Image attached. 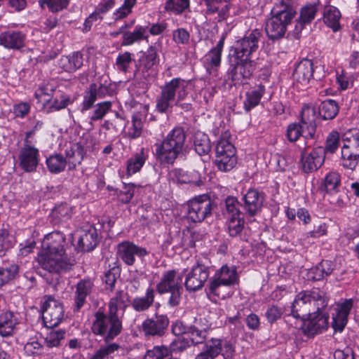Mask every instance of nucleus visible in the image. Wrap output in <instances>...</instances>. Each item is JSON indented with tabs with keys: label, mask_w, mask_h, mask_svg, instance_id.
<instances>
[{
	"label": "nucleus",
	"mask_w": 359,
	"mask_h": 359,
	"mask_svg": "<svg viewBox=\"0 0 359 359\" xmlns=\"http://www.w3.org/2000/svg\"><path fill=\"white\" fill-rule=\"evenodd\" d=\"M126 294L121 290L117 291L108 303V313L99 309L93 315L91 332L102 337L105 342L111 341L122 331V320L118 316V311L126 309Z\"/></svg>",
	"instance_id": "nucleus-1"
},
{
	"label": "nucleus",
	"mask_w": 359,
	"mask_h": 359,
	"mask_svg": "<svg viewBox=\"0 0 359 359\" xmlns=\"http://www.w3.org/2000/svg\"><path fill=\"white\" fill-rule=\"evenodd\" d=\"M65 238L60 232L55 231L46 235L38 255L39 265L50 273L69 269L72 264L65 252Z\"/></svg>",
	"instance_id": "nucleus-2"
},
{
	"label": "nucleus",
	"mask_w": 359,
	"mask_h": 359,
	"mask_svg": "<svg viewBox=\"0 0 359 359\" xmlns=\"http://www.w3.org/2000/svg\"><path fill=\"white\" fill-rule=\"evenodd\" d=\"M191 80L173 78L160 87V93L156 99V110L161 114H170L176 105V100H184L192 89Z\"/></svg>",
	"instance_id": "nucleus-3"
},
{
	"label": "nucleus",
	"mask_w": 359,
	"mask_h": 359,
	"mask_svg": "<svg viewBox=\"0 0 359 359\" xmlns=\"http://www.w3.org/2000/svg\"><path fill=\"white\" fill-rule=\"evenodd\" d=\"M296 14L292 0H280L276 3L266 24L265 31L268 38L272 41L283 39Z\"/></svg>",
	"instance_id": "nucleus-4"
},
{
	"label": "nucleus",
	"mask_w": 359,
	"mask_h": 359,
	"mask_svg": "<svg viewBox=\"0 0 359 359\" xmlns=\"http://www.w3.org/2000/svg\"><path fill=\"white\" fill-rule=\"evenodd\" d=\"M328 304V297L325 292L319 288L304 290L299 292L290 306L291 315L294 318L304 320L315 310H323Z\"/></svg>",
	"instance_id": "nucleus-5"
},
{
	"label": "nucleus",
	"mask_w": 359,
	"mask_h": 359,
	"mask_svg": "<svg viewBox=\"0 0 359 359\" xmlns=\"http://www.w3.org/2000/svg\"><path fill=\"white\" fill-rule=\"evenodd\" d=\"M186 135L180 127L173 128L160 144H156L155 151L158 157H178L189 155V149L184 144Z\"/></svg>",
	"instance_id": "nucleus-6"
},
{
	"label": "nucleus",
	"mask_w": 359,
	"mask_h": 359,
	"mask_svg": "<svg viewBox=\"0 0 359 359\" xmlns=\"http://www.w3.org/2000/svg\"><path fill=\"white\" fill-rule=\"evenodd\" d=\"M140 56L135 62V75L139 76L146 81L154 80L158 73L160 62L156 43L150 45L145 51H140Z\"/></svg>",
	"instance_id": "nucleus-7"
},
{
	"label": "nucleus",
	"mask_w": 359,
	"mask_h": 359,
	"mask_svg": "<svg viewBox=\"0 0 359 359\" xmlns=\"http://www.w3.org/2000/svg\"><path fill=\"white\" fill-rule=\"evenodd\" d=\"M227 75L234 84H244L255 69V62L251 58L229 55Z\"/></svg>",
	"instance_id": "nucleus-8"
},
{
	"label": "nucleus",
	"mask_w": 359,
	"mask_h": 359,
	"mask_svg": "<svg viewBox=\"0 0 359 359\" xmlns=\"http://www.w3.org/2000/svg\"><path fill=\"white\" fill-rule=\"evenodd\" d=\"M263 37L262 29H253L247 31L244 36L238 39L231 46L230 54L238 57L251 58L253 53L259 48V43Z\"/></svg>",
	"instance_id": "nucleus-9"
},
{
	"label": "nucleus",
	"mask_w": 359,
	"mask_h": 359,
	"mask_svg": "<svg viewBox=\"0 0 359 359\" xmlns=\"http://www.w3.org/2000/svg\"><path fill=\"white\" fill-rule=\"evenodd\" d=\"M238 276L234 267L222 266L216 271L209 283L210 293L219 298H225L226 294L222 292L224 286H231L238 283Z\"/></svg>",
	"instance_id": "nucleus-10"
},
{
	"label": "nucleus",
	"mask_w": 359,
	"mask_h": 359,
	"mask_svg": "<svg viewBox=\"0 0 359 359\" xmlns=\"http://www.w3.org/2000/svg\"><path fill=\"white\" fill-rule=\"evenodd\" d=\"M188 219L194 222H201L211 215L212 201L207 195H201L189 201Z\"/></svg>",
	"instance_id": "nucleus-11"
},
{
	"label": "nucleus",
	"mask_w": 359,
	"mask_h": 359,
	"mask_svg": "<svg viewBox=\"0 0 359 359\" xmlns=\"http://www.w3.org/2000/svg\"><path fill=\"white\" fill-rule=\"evenodd\" d=\"M43 320L48 327L58 325L64 316V309L61 302L48 296L41 307Z\"/></svg>",
	"instance_id": "nucleus-12"
},
{
	"label": "nucleus",
	"mask_w": 359,
	"mask_h": 359,
	"mask_svg": "<svg viewBox=\"0 0 359 359\" xmlns=\"http://www.w3.org/2000/svg\"><path fill=\"white\" fill-rule=\"evenodd\" d=\"M224 39V37L222 36L217 44L208 50L201 60L206 73L210 76H217L218 74L222 64Z\"/></svg>",
	"instance_id": "nucleus-13"
},
{
	"label": "nucleus",
	"mask_w": 359,
	"mask_h": 359,
	"mask_svg": "<svg viewBox=\"0 0 359 359\" xmlns=\"http://www.w3.org/2000/svg\"><path fill=\"white\" fill-rule=\"evenodd\" d=\"M309 317L304 321L302 330L307 337H312L320 334L328 328L329 315L323 310H315L309 314Z\"/></svg>",
	"instance_id": "nucleus-14"
},
{
	"label": "nucleus",
	"mask_w": 359,
	"mask_h": 359,
	"mask_svg": "<svg viewBox=\"0 0 359 359\" xmlns=\"http://www.w3.org/2000/svg\"><path fill=\"white\" fill-rule=\"evenodd\" d=\"M317 68L313 60L304 58L296 65L292 76L297 83L306 86L314 81L320 79L316 72Z\"/></svg>",
	"instance_id": "nucleus-15"
},
{
	"label": "nucleus",
	"mask_w": 359,
	"mask_h": 359,
	"mask_svg": "<svg viewBox=\"0 0 359 359\" xmlns=\"http://www.w3.org/2000/svg\"><path fill=\"white\" fill-rule=\"evenodd\" d=\"M210 276L209 267L201 264L194 265L187 273L184 285L187 291L195 292L201 289Z\"/></svg>",
	"instance_id": "nucleus-16"
},
{
	"label": "nucleus",
	"mask_w": 359,
	"mask_h": 359,
	"mask_svg": "<svg viewBox=\"0 0 359 359\" xmlns=\"http://www.w3.org/2000/svg\"><path fill=\"white\" fill-rule=\"evenodd\" d=\"M168 325L169 319L166 315L155 314L142 322L141 330L146 337H161L164 334Z\"/></svg>",
	"instance_id": "nucleus-17"
},
{
	"label": "nucleus",
	"mask_w": 359,
	"mask_h": 359,
	"mask_svg": "<svg viewBox=\"0 0 359 359\" xmlns=\"http://www.w3.org/2000/svg\"><path fill=\"white\" fill-rule=\"evenodd\" d=\"M353 299H346L333 306L332 327L335 332H342L348 322V316L353 308Z\"/></svg>",
	"instance_id": "nucleus-18"
},
{
	"label": "nucleus",
	"mask_w": 359,
	"mask_h": 359,
	"mask_svg": "<svg viewBox=\"0 0 359 359\" xmlns=\"http://www.w3.org/2000/svg\"><path fill=\"white\" fill-rule=\"evenodd\" d=\"M26 39L24 32L8 29L0 33V46L7 50H20L25 46Z\"/></svg>",
	"instance_id": "nucleus-19"
},
{
	"label": "nucleus",
	"mask_w": 359,
	"mask_h": 359,
	"mask_svg": "<svg viewBox=\"0 0 359 359\" xmlns=\"http://www.w3.org/2000/svg\"><path fill=\"white\" fill-rule=\"evenodd\" d=\"M117 253L120 259L127 265H133L135 257H144L149 252L144 248L140 247L130 241H123L118 245Z\"/></svg>",
	"instance_id": "nucleus-20"
},
{
	"label": "nucleus",
	"mask_w": 359,
	"mask_h": 359,
	"mask_svg": "<svg viewBox=\"0 0 359 359\" xmlns=\"http://www.w3.org/2000/svg\"><path fill=\"white\" fill-rule=\"evenodd\" d=\"M177 289H182V274L176 270L165 271L156 285L158 292L161 294Z\"/></svg>",
	"instance_id": "nucleus-21"
},
{
	"label": "nucleus",
	"mask_w": 359,
	"mask_h": 359,
	"mask_svg": "<svg viewBox=\"0 0 359 359\" xmlns=\"http://www.w3.org/2000/svg\"><path fill=\"white\" fill-rule=\"evenodd\" d=\"M83 65V55L79 51L73 52L67 55H62L57 60V67L62 72L74 73Z\"/></svg>",
	"instance_id": "nucleus-22"
},
{
	"label": "nucleus",
	"mask_w": 359,
	"mask_h": 359,
	"mask_svg": "<svg viewBox=\"0 0 359 359\" xmlns=\"http://www.w3.org/2000/svg\"><path fill=\"white\" fill-rule=\"evenodd\" d=\"M320 5V1L318 0L314 3L306 4L301 8L299 17L297 20L294 27L295 34H300L304 27L315 19Z\"/></svg>",
	"instance_id": "nucleus-23"
},
{
	"label": "nucleus",
	"mask_w": 359,
	"mask_h": 359,
	"mask_svg": "<svg viewBox=\"0 0 359 359\" xmlns=\"http://www.w3.org/2000/svg\"><path fill=\"white\" fill-rule=\"evenodd\" d=\"M244 209L249 216L256 215L262 209L264 200V194L257 189H250L243 196Z\"/></svg>",
	"instance_id": "nucleus-24"
},
{
	"label": "nucleus",
	"mask_w": 359,
	"mask_h": 359,
	"mask_svg": "<svg viewBox=\"0 0 359 359\" xmlns=\"http://www.w3.org/2000/svg\"><path fill=\"white\" fill-rule=\"evenodd\" d=\"M266 93V87L262 83L255 85L245 91L243 99V109L245 113H250L257 107Z\"/></svg>",
	"instance_id": "nucleus-25"
},
{
	"label": "nucleus",
	"mask_w": 359,
	"mask_h": 359,
	"mask_svg": "<svg viewBox=\"0 0 359 359\" xmlns=\"http://www.w3.org/2000/svg\"><path fill=\"white\" fill-rule=\"evenodd\" d=\"M19 320L16 314L11 311H4L0 313V336L9 337L13 336L17 330Z\"/></svg>",
	"instance_id": "nucleus-26"
},
{
	"label": "nucleus",
	"mask_w": 359,
	"mask_h": 359,
	"mask_svg": "<svg viewBox=\"0 0 359 359\" xmlns=\"http://www.w3.org/2000/svg\"><path fill=\"white\" fill-rule=\"evenodd\" d=\"M93 287V282L89 278L81 280L77 283L74 293L76 311H79L83 306L86 297L92 292Z\"/></svg>",
	"instance_id": "nucleus-27"
},
{
	"label": "nucleus",
	"mask_w": 359,
	"mask_h": 359,
	"mask_svg": "<svg viewBox=\"0 0 359 359\" xmlns=\"http://www.w3.org/2000/svg\"><path fill=\"white\" fill-rule=\"evenodd\" d=\"M341 14L336 6L327 4L323 11V20L324 24L334 32L341 29L340 19Z\"/></svg>",
	"instance_id": "nucleus-28"
},
{
	"label": "nucleus",
	"mask_w": 359,
	"mask_h": 359,
	"mask_svg": "<svg viewBox=\"0 0 359 359\" xmlns=\"http://www.w3.org/2000/svg\"><path fill=\"white\" fill-rule=\"evenodd\" d=\"M300 115V124L306 129V137H313L316 129L315 109L309 105H304Z\"/></svg>",
	"instance_id": "nucleus-29"
},
{
	"label": "nucleus",
	"mask_w": 359,
	"mask_h": 359,
	"mask_svg": "<svg viewBox=\"0 0 359 359\" xmlns=\"http://www.w3.org/2000/svg\"><path fill=\"white\" fill-rule=\"evenodd\" d=\"M148 39L147 27L137 25L133 31H128L127 33H124L121 45L123 46H132L142 41H148Z\"/></svg>",
	"instance_id": "nucleus-30"
},
{
	"label": "nucleus",
	"mask_w": 359,
	"mask_h": 359,
	"mask_svg": "<svg viewBox=\"0 0 359 359\" xmlns=\"http://www.w3.org/2000/svg\"><path fill=\"white\" fill-rule=\"evenodd\" d=\"M154 290L149 287L147 289L144 296L137 297L133 299L131 306L137 312L147 311L154 304Z\"/></svg>",
	"instance_id": "nucleus-31"
},
{
	"label": "nucleus",
	"mask_w": 359,
	"mask_h": 359,
	"mask_svg": "<svg viewBox=\"0 0 359 359\" xmlns=\"http://www.w3.org/2000/svg\"><path fill=\"white\" fill-rule=\"evenodd\" d=\"M97 243V235L95 229L82 231L78 238V246L81 251L93 250Z\"/></svg>",
	"instance_id": "nucleus-32"
},
{
	"label": "nucleus",
	"mask_w": 359,
	"mask_h": 359,
	"mask_svg": "<svg viewBox=\"0 0 359 359\" xmlns=\"http://www.w3.org/2000/svg\"><path fill=\"white\" fill-rule=\"evenodd\" d=\"M334 270V264L330 260H323L309 271L310 277L314 280H320L330 276Z\"/></svg>",
	"instance_id": "nucleus-33"
},
{
	"label": "nucleus",
	"mask_w": 359,
	"mask_h": 359,
	"mask_svg": "<svg viewBox=\"0 0 359 359\" xmlns=\"http://www.w3.org/2000/svg\"><path fill=\"white\" fill-rule=\"evenodd\" d=\"M222 215L225 219L243 217L240 203L236 197L228 196L224 201Z\"/></svg>",
	"instance_id": "nucleus-34"
},
{
	"label": "nucleus",
	"mask_w": 359,
	"mask_h": 359,
	"mask_svg": "<svg viewBox=\"0 0 359 359\" xmlns=\"http://www.w3.org/2000/svg\"><path fill=\"white\" fill-rule=\"evenodd\" d=\"M337 102L332 99H327L321 102L318 106L319 115L325 120L334 118L339 112Z\"/></svg>",
	"instance_id": "nucleus-35"
},
{
	"label": "nucleus",
	"mask_w": 359,
	"mask_h": 359,
	"mask_svg": "<svg viewBox=\"0 0 359 359\" xmlns=\"http://www.w3.org/2000/svg\"><path fill=\"white\" fill-rule=\"evenodd\" d=\"M71 0H39L38 4L42 10L47 9L50 13L55 14L66 10Z\"/></svg>",
	"instance_id": "nucleus-36"
},
{
	"label": "nucleus",
	"mask_w": 359,
	"mask_h": 359,
	"mask_svg": "<svg viewBox=\"0 0 359 359\" xmlns=\"http://www.w3.org/2000/svg\"><path fill=\"white\" fill-rule=\"evenodd\" d=\"M194 146L196 153L199 156L209 154L211 149L208 136L201 132H197L194 136Z\"/></svg>",
	"instance_id": "nucleus-37"
},
{
	"label": "nucleus",
	"mask_w": 359,
	"mask_h": 359,
	"mask_svg": "<svg viewBox=\"0 0 359 359\" xmlns=\"http://www.w3.org/2000/svg\"><path fill=\"white\" fill-rule=\"evenodd\" d=\"M144 119V113L138 111L133 115L132 126L128 132L130 137L135 139L141 135Z\"/></svg>",
	"instance_id": "nucleus-38"
},
{
	"label": "nucleus",
	"mask_w": 359,
	"mask_h": 359,
	"mask_svg": "<svg viewBox=\"0 0 359 359\" xmlns=\"http://www.w3.org/2000/svg\"><path fill=\"white\" fill-rule=\"evenodd\" d=\"M75 100L76 97L73 95L63 93L56 94L51 102L50 108L54 111H59L73 104Z\"/></svg>",
	"instance_id": "nucleus-39"
},
{
	"label": "nucleus",
	"mask_w": 359,
	"mask_h": 359,
	"mask_svg": "<svg viewBox=\"0 0 359 359\" xmlns=\"http://www.w3.org/2000/svg\"><path fill=\"white\" fill-rule=\"evenodd\" d=\"M133 61V55L131 53L125 51L119 53L116 59V69L118 72L126 74L128 72Z\"/></svg>",
	"instance_id": "nucleus-40"
},
{
	"label": "nucleus",
	"mask_w": 359,
	"mask_h": 359,
	"mask_svg": "<svg viewBox=\"0 0 359 359\" xmlns=\"http://www.w3.org/2000/svg\"><path fill=\"white\" fill-rule=\"evenodd\" d=\"M228 233L231 237L241 236L245 226L243 217L225 219Z\"/></svg>",
	"instance_id": "nucleus-41"
},
{
	"label": "nucleus",
	"mask_w": 359,
	"mask_h": 359,
	"mask_svg": "<svg viewBox=\"0 0 359 359\" xmlns=\"http://www.w3.org/2000/svg\"><path fill=\"white\" fill-rule=\"evenodd\" d=\"M100 346V348L89 358V359H106L120 348L117 343H109Z\"/></svg>",
	"instance_id": "nucleus-42"
},
{
	"label": "nucleus",
	"mask_w": 359,
	"mask_h": 359,
	"mask_svg": "<svg viewBox=\"0 0 359 359\" xmlns=\"http://www.w3.org/2000/svg\"><path fill=\"white\" fill-rule=\"evenodd\" d=\"M189 0H166L164 9L165 11L171 12L175 15H180L189 8Z\"/></svg>",
	"instance_id": "nucleus-43"
},
{
	"label": "nucleus",
	"mask_w": 359,
	"mask_h": 359,
	"mask_svg": "<svg viewBox=\"0 0 359 359\" xmlns=\"http://www.w3.org/2000/svg\"><path fill=\"white\" fill-rule=\"evenodd\" d=\"M324 185L327 192H338L341 185V177L339 174L337 172H330L325 177Z\"/></svg>",
	"instance_id": "nucleus-44"
},
{
	"label": "nucleus",
	"mask_w": 359,
	"mask_h": 359,
	"mask_svg": "<svg viewBox=\"0 0 359 359\" xmlns=\"http://www.w3.org/2000/svg\"><path fill=\"white\" fill-rule=\"evenodd\" d=\"M112 102L110 101H104L97 103L92 113L89 116L90 121H97L102 120L105 115L111 111Z\"/></svg>",
	"instance_id": "nucleus-45"
},
{
	"label": "nucleus",
	"mask_w": 359,
	"mask_h": 359,
	"mask_svg": "<svg viewBox=\"0 0 359 359\" xmlns=\"http://www.w3.org/2000/svg\"><path fill=\"white\" fill-rule=\"evenodd\" d=\"M307 130L303 128L300 123H291L287 126V137L290 142H296L300 136H303L306 139L310 138L306 137Z\"/></svg>",
	"instance_id": "nucleus-46"
},
{
	"label": "nucleus",
	"mask_w": 359,
	"mask_h": 359,
	"mask_svg": "<svg viewBox=\"0 0 359 359\" xmlns=\"http://www.w3.org/2000/svg\"><path fill=\"white\" fill-rule=\"evenodd\" d=\"M325 158H300L299 164L305 173L314 172L324 163Z\"/></svg>",
	"instance_id": "nucleus-47"
},
{
	"label": "nucleus",
	"mask_w": 359,
	"mask_h": 359,
	"mask_svg": "<svg viewBox=\"0 0 359 359\" xmlns=\"http://www.w3.org/2000/svg\"><path fill=\"white\" fill-rule=\"evenodd\" d=\"M236 149L229 142L222 140L216 146L217 157H235Z\"/></svg>",
	"instance_id": "nucleus-48"
},
{
	"label": "nucleus",
	"mask_w": 359,
	"mask_h": 359,
	"mask_svg": "<svg viewBox=\"0 0 359 359\" xmlns=\"http://www.w3.org/2000/svg\"><path fill=\"white\" fill-rule=\"evenodd\" d=\"M65 335V332L63 330H51L45 337V344L49 348L59 346L60 341L64 339Z\"/></svg>",
	"instance_id": "nucleus-49"
},
{
	"label": "nucleus",
	"mask_w": 359,
	"mask_h": 359,
	"mask_svg": "<svg viewBox=\"0 0 359 359\" xmlns=\"http://www.w3.org/2000/svg\"><path fill=\"white\" fill-rule=\"evenodd\" d=\"M19 271L16 264H11L7 268L0 267V286L8 283L13 280Z\"/></svg>",
	"instance_id": "nucleus-50"
},
{
	"label": "nucleus",
	"mask_w": 359,
	"mask_h": 359,
	"mask_svg": "<svg viewBox=\"0 0 359 359\" xmlns=\"http://www.w3.org/2000/svg\"><path fill=\"white\" fill-rule=\"evenodd\" d=\"M340 135L337 131H332L327 137L325 154H333L339 145Z\"/></svg>",
	"instance_id": "nucleus-51"
},
{
	"label": "nucleus",
	"mask_w": 359,
	"mask_h": 359,
	"mask_svg": "<svg viewBox=\"0 0 359 359\" xmlns=\"http://www.w3.org/2000/svg\"><path fill=\"white\" fill-rule=\"evenodd\" d=\"M36 143V141L28 140L27 142L26 139L24 138L20 157H38L39 151L35 146Z\"/></svg>",
	"instance_id": "nucleus-52"
},
{
	"label": "nucleus",
	"mask_w": 359,
	"mask_h": 359,
	"mask_svg": "<svg viewBox=\"0 0 359 359\" xmlns=\"http://www.w3.org/2000/svg\"><path fill=\"white\" fill-rule=\"evenodd\" d=\"M89 86L98 99L104 98L110 93V83L107 80L104 82L92 83Z\"/></svg>",
	"instance_id": "nucleus-53"
},
{
	"label": "nucleus",
	"mask_w": 359,
	"mask_h": 359,
	"mask_svg": "<svg viewBox=\"0 0 359 359\" xmlns=\"http://www.w3.org/2000/svg\"><path fill=\"white\" fill-rule=\"evenodd\" d=\"M344 139L352 153V156H355L357 154V157H359V133H357L356 135H353L350 132L346 133L344 135Z\"/></svg>",
	"instance_id": "nucleus-54"
},
{
	"label": "nucleus",
	"mask_w": 359,
	"mask_h": 359,
	"mask_svg": "<svg viewBox=\"0 0 359 359\" xmlns=\"http://www.w3.org/2000/svg\"><path fill=\"white\" fill-rule=\"evenodd\" d=\"M97 99V97L89 86L84 93L83 102L81 105V111L84 113L91 109Z\"/></svg>",
	"instance_id": "nucleus-55"
},
{
	"label": "nucleus",
	"mask_w": 359,
	"mask_h": 359,
	"mask_svg": "<svg viewBox=\"0 0 359 359\" xmlns=\"http://www.w3.org/2000/svg\"><path fill=\"white\" fill-rule=\"evenodd\" d=\"M188 332L190 334L191 340L193 344H198L202 343L206 338V329H199L196 325L191 326Z\"/></svg>",
	"instance_id": "nucleus-56"
},
{
	"label": "nucleus",
	"mask_w": 359,
	"mask_h": 359,
	"mask_svg": "<svg viewBox=\"0 0 359 359\" xmlns=\"http://www.w3.org/2000/svg\"><path fill=\"white\" fill-rule=\"evenodd\" d=\"M169 355L168 348L163 346H156L151 350H149L144 355V359H164Z\"/></svg>",
	"instance_id": "nucleus-57"
},
{
	"label": "nucleus",
	"mask_w": 359,
	"mask_h": 359,
	"mask_svg": "<svg viewBox=\"0 0 359 359\" xmlns=\"http://www.w3.org/2000/svg\"><path fill=\"white\" fill-rule=\"evenodd\" d=\"M172 38L177 44H187L190 39L189 32L184 28H177L172 32Z\"/></svg>",
	"instance_id": "nucleus-58"
},
{
	"label": "nucleus",
	"mask_w": 359,
	"mask_h": 359,
	"mask_svg": "<svg viewBox=\"0 0 359 359\" xmlns=\"http://www.w3.org/2000/svg\"><path fill=\"white\" fill-rule=\"evenodd\" d=\"M46 162L49 170L54 173L64 170L67 164L66 158H46Z\"/></svg>",
	"instance_id": "nucleus-59"
},
{
	"label": "nucleus",
	"mask_w": 359,
	"mask_h": 359,
	"mask_svg": "<svg viewBox=\"0 0 359 359\" xmlns=\"http://www.w3.org/2000/svg\"><path fill=\"white\" fill-rule=\"evenodd\" d=\"M236 163V158H215L214 160V164L223 172L231 170Z\"/></svg>",
	"instance_id": "nucleus-60"
},
{
	"label": "nucleus",
	"mask_w": 359,
	"mask_h": 359,
	"mask_svg": "<svg viewBox=\"0 0 359 359\" xmlns=\"http://www.w3.org/2000/svg\"><path fill=\"white\" fill-rule=\"evenodd\" d=\"M224 0H201V4L205 6L206 15H213L218 12L219 5Z\"/></svg>",
	"instance_id": "nucleus-61"
},
{
	"label": "nucleus",
	"mask_w": 359,
	"mask_h": 359,
	"mask_svg": "<svg viewBox=\"0 0 359 359\" xmlns=\"http://www.w3.org/2000/svg\"><path fill=\"white\" fill-rule=\"evenodd\" d=\"M135 185L134 184H124V191H121L118 195L120 201L123 203H128L132 200L134 196V189Z\"/></svg>",
	"instance_id": "nucleus-62"
},
{
	"label": "nucleus",
	"mask_w": 359,
	"mask_h": 359,
	"mask_svg": "<svg viewBox=\"0 0 359 359\" xmlns=\"http://www.w3.org/2000/svg\"><path fill=\"white\" fill-rule=\"evenodd\" d=\"M189 346V341L184 338H177L175 339L170 345L169 353H180L184 351Z\"/></svg>",
	"instance_id": "nucleus-63"
},
{
	"label": "nucleus",
	"mask_w": 359,
	"mask_h": 359,
	"mask_svg": "<svg viewBox=\"0 0 359 359\" xmlns=\"http://www.w3.org/2000/svg\"><path fill=\"white\" fill-rule=\"evenodd\" d=\"M222 341L219 339H212L206 344L205 351L214 358L222 351Z\"/></svg>",
	"instance_id": "nucleus-64"
}]
</instances>
